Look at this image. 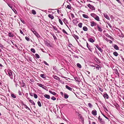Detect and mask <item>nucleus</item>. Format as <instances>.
Segmentation results:
<instances>
[{
    "label": "nucleus",
    "instance_id": "obj_1",
    "mask_svg": "<svg viewBox=\"0 0 124 124\" xmlns=\"http://www.w3.org/2000/svg\"><path fill=\"white\" fill-rule=\"evenodd\" d=\"M91 16L93 17L94 19L98 21H100V18L99 16L94 13H92L91 14Z\"/></svg>",
    "mask_w": 124,
    "mask_h": 124
},
{
    "label": "nucleus",
    "instance_id": "obj_2",
    "mask_svg": "<svg viewBox=\"0 0 124 124\" xmlns=\"http://www.w3.org/2000/svg\"><path fill=\"white\" fill-rule=\"evenodd\" d=\"M8 72L9 77H10V78H12L13 77L12 71L11 70H9L8 71Z\"/></svg>",
    "mask_w": 124,
    "mask_h": 124
},
{
    "label": "nucleus",
    "instance_id": "obj_3",
    "mask_svg": "<svg viewBox=\"0 0 124 124\" xmlns=\"http://www.w3.org/2000/svg\"><path fill=\"white\" fill-rule=\"evenodd\" d=\"M90 22L91 23V25L92 27L96 26L97 25V23L93 21Z\"/></svg>",
    "mask_w": 124,
    "mask_h": 124
},
{
    "label": "nucleus",
    "instance_id": "obj_4",
    "mask_svg": "<svg viewBox=\"0 0 124 124\" xmlns=\"http://www.w3.org/2000/svg\"><path fill=\"white\" fill-rule=\"evenodd\" d=\"M103 96L105 98L108 99L109 98L108 95L105 92L103 93Z\"/></svg>",
    "mask_w": 124,
    "mask_h": 124
},
{
    "label": "nucleus",
    "instance_id": "obj_5",
    "mask_svg": "<svg viewBox=\"0 0 124 124\" xmlns=\"http://www.w3.org/2000/svg\"><path fill=\"white\" fill-rule=\"evenodd\" d=\"M97 28L98 30L100 32L102 31V30L101 26H100L99 25H97Z\"/></svg>",
    "mask_w": 124,
    "mask_h": 124
},
{
    "label": "nucleus",
    "instance_id": "obj_6",
    "mask_svg": "<svg viewBox=\"0 0 124 124\" xmlns=\"http://www.w3.org/2000/svg\"><path fill=\"white\" fill-rule=\"evenodd\" d=\"M27 98L28 100H29V101L30 102V103H31L32 104H33L34 105H35V103L34 102L32 101V100H31L29 97H27Z\"/></svg>",
    "mask_w": 124,
    "mask_h": 124
},
{
    "label": "nucleus",
    "instance_id": "obj_7",
    "mask_svg": "<svg viewBox=\"0 0 124 124\" xmlns=\"http://www.w3.org/2000/svg\"><path fill=\"white\" fill-rule=\"evenodd\" d=\"M33 32L34 34L38 38H39L40 37V36L38 34V33L36 31H32Z\"/></svg>",
    "mask_w": 124,
    "mask_h": 124
},
{
    "label": "nucleus",
    "instance_id": "obj_8",
    "mask_svg": "<svg viewBox=\"0 0 124 124\" xmlns=\"http://www.w3.org/2000/svg\"><path fill=\"white\" fill-rule=\"evenodd\" d=\"M53 77L54 78L57 80L60 81V78L59 77H58L57 76L55 75H53Z\"/></svg>",
    "mask_w": 124,
    "mask_h": 124
},
{
    "label": "nucleus",
    "instance_id": "obj_9",
    "mask_svg": "<svg viewBox=\"0 0 124 124\" xmlns=\"http://www.w3.org/2000/svg\"><path fill=\"white\" fill-rule=\"evenodd\" d=\"M86 46L88 48V49L91 52H92V48H91L90 46L89 45L88 43L86 42Z\"/></svg>",
    "mask_w": 124,
    "mask_h": 124
},
{
    "label": "nucleus",
    "instance_id": "obj_10",
    "mask_svg": "<svg viewBox=\"0 0 124 124\" xmlns=\"http://www.w3.org/2000/svg\"><path fill=\"white\" fill-rule=\"evenodd\" d=\"M92 114L94 116H96L97 115V111L95 110H93L92 111Z\"/></svg>",
    "mask_w": 124,
    "mask_h": 124
},
{
    "label": "nucleus",
    "instance_id": "obj_11",
    "mask_svg": "<svg viewBox=\"0 0 124 124\" xmlns=\"http://www.w3.org/2000/svg\"><path fill=\"white\" fill-rule=\"evenodd\" d=\"M48 16L49 17L51 18V20L53 19L54 18V17L53 14H49L48 15Z\"/></svg>",
    "mask_w": 124,
    "mask_h": 124
},
{
    "label": "nucleus",
    "instance_id": "obj_12",
    "mask_svg": "<svg viewBox=\"0 0 124 124\" xmlns=\"http://www.w3.org/2000/svg\"><path fill=\"white\" fill-rule=\"evenodd\" d=\"M37 85L38 86L42 87L43 89H45L44 87H45V86H44V85H43L42 84L39 83H37Z\"/></svg>",
    "mask_w": 124,
    "mask_h": 124
},
{
    "label": "nucleus",
    "instance_id": "obj_13",
    "mask_svg": "<svg viewBox=\"0 0 124 124\" xmlns=\"http://www.w3.org/2000/svg\"><path fill=\"white\" fill-rule=\"evenodd\" d=\"M65 87L68 89L70 91H72V88L70 87H69V86H68V85H66L65 86Z\"/></svg>",
    "mask_w": 124,
    "mask_h": 124
},
{
    "label": "nucleus",
    "instance_id": "obj_14",
    "mask_svg": "<svg viewBox=\"0 0 124 124\" xmlns=\"http://www.w3.org/2000/svg\"><path fill=\"white\" fill-rule=\"evenodd\" d=\"M114 73L116 75H119V73H118V71L117 69H115L114 70Z\"/></svg>",
    "mask_w": 124,
    "mask_h": 124
},
{
    "label": "nucleus",
    "instance_id": "obj_15",
    "mask_svg": "<svg viewBox=\"0 0 124 124\" xmlns=\"http://www.w3.org/2000/svg\"><path fill=\"white\" fill-rule=\"evenodd\" d=\"M93 66L95 67L96 69L98 70L100 68H101V67L100 66L97 64H96L94 66Z\"/></svg>",
    "mask_w": 124,
    "mask_h": 124
},
{
    "label": "nucleus",
    "instance_id": "obj_16",
    "mask_svg": "<svg viewBox=\"0 0 124 124\" xmlns=\"http://www.w3.org/2000/svg\"><path fill=\"white\" fill-rule=\"evenodd\" d=\"M96 47L101 52H102L103 51L102 50L101 48L99 46L97 45L96 46Z\"/></svg>",
    "mask_w": 124,
    "mask_h": 124
},
{
    "label": "nucleus",
    "instance_id": "obj_17",
    "mask_svg": "<svg viewBox=\"0 0 124 124\" xmlns=\"http://www.w3.org/2000/svg\"><path fill=\"white\" fill-rule=\"evenodd\" d=\"M23 105L24 106V108H25L26 109L30 110V109L27 106V105L24 104H23Z\"/></svg>",
    "mask_w": 124,
    "mask_h": 124
},
{
    "label": "nucleus",
    "instance_id": "obj_18",
    "mask_svg": "<svg viewBox=\"0 0 124 124\" xmlns=\"http://www.w3.org/2000/svg\"><path fill=\"white\" fill-rule=\"evenodd\" d=\"M46 74H41L40 76L43 78H45L46 77Z\"/></svg>",
    "mask_w": 124,
    "mask_h": 124
},
{
    "label": "nucleus",
    "instance_id": "obj_19",
    "mask_svg": "<svg viewBox=\"0 0 124 124\" xmlns=\"http://www.w3.org/2000/svg\"><path fill=\"white\" fill-rule=\"evenodd\" d=\"M44 96L47 99H49L50 98V96L49 95L47 94H45L44 95Z\"/></svg>",
    "mask_w": 124,
    "mask_h": 124
},
{
    "label": "nucleus",
    "instance_id": "obj_20",
    "mask_svg": "<svg viewBox=\"0 0 124 124\" xmlns=\"http://www.w3.org/2000/svg\"><path fill=\"white\" fill-rule=\"evenodd\" d=\"M49 92L50 93L53 94L54 95H55L57 94L55 92H52L50 90L49 91Z\"/></svg>",
    "mask_w": 124,
    "mask_h": 124
},
{
    "label": "nucleus",
    "instance_id": "obj_21",
    "mask_svg": "<svg viewBox=\"0 0 124 124\" xmlns=\"http://www.w3.org/2000/svg\"><path fill=\"white\" fill-rule=\"evenodd\" d=\"M52 27L53 28L54 30H55L56 31H57L58 33H59V31L57 30H58L57 29L56 26H52Z\"/></svg>",
    "mask_w": 124,
    "mask_h": 124
},
{
    "label": "nucleus",
    "instance_id": "obj_22",
    "mask_svg": "<svg viewBox=\"0 0 124 124\" xmlns=\"http://www.w3.org/2000/svg\"><path fill=\"white\" fill-rule=\"evenodd\" d=\"M88 40L90 42L92 43H93L95 41V40H93V39L91 38H89L88 39Z\"/></svg>",
    "mask_w": 124,
    "mask_h": 124
},
{
    "label": "nucleus",
    "instance_id": "obj_23",
    "mask_svg": "<svg viewBox=\"0 0 124 124\" xmlns=\"http://www.w3.org/2000/svg\"><path fill=\"white\" fill-rule=\"evenodd\" d=\"M114 48L116 50H119V48L116 45H115L114 46Z\"/></svg>",
    "mask_w": 124,
    "mask_h": 124
},
{
    "label": "nucleus",
    "instance_id": "obj_24",
    "mask_svg": "<svg viewBox=\"0 0 124 124\" xmlns=\"http://www.w3.org/2000/svg\"><path fill=\"white\" fill-rule=\"evenodd\" d=\"M8 36L10 37H13L14 36V35L12 33L9 32L8 33Z\"/></svg>",
    "mask_w": 124,
    "mask_h": 124
},
{
    "label": "nucleus",
    "instance_id": "obj_25",
    "mask_svg": "<svg viewBox=\"0 0 124 124\" xmlns=\"http://www.w3.org/2000/svg\"><path fill=\"white\" fill-rule=\"evenodd\" d=\"M114 105L115 106L117 109H119V106L117 103H116L114 104Z\"/></svg>",
    "mask_w": 124,
    "mask_h": 124
},
{
    "label": "nucleus",
    "instance_id": "obj_26",
    "mask_svg": "<svg viewBox=\"0 0 124 124\" xmlns=\"http://www.w3.org/2000/svg\"><path fill=\"white\" fill-rule=\"evenodd\" d=\"M66 8H68V9H71V7L70 4H69V5H67V6L66 7Z\"/></svg>",
    "mask_w": 124,
    "mask_h": 124
},
{
    "label": "nucleus",
    "instance_id": "obj_27",
    "mask_svg": "<svg viewBox=\"0 0 124 124\" xmlns=\"http://www.w3.org/2000/svg\"><path fill=\"white\" fill-rule=\"evenodd\" d=\"M104 17L107 19L108 20H109V18L108 15L107 14H104Z\"/></svg>",
    "mask_w": 124,
    "mask_h": 124
},
{
    "label": "nucleus",
    "instance_id": "obj_28",
    "mask_svg": "<svg viewBox=\"0 0 124 124\" xmlns=\"http://www.w3.org/2000/svg\"><path fill=\"white\" fill-rule=\"evenodd\" d=\"M64 98L65 99H67L68 98V94L66 93H65L64 94Z\"/></svg>",
    "mask_w": 124,
    "mask_h": 124
},
{
    "label": "nucleus",
    "instance_id": "obj_29",
    "mask_svg": "<svg viewBox=\"0 0 124 124\" xmlns=\"http://www.w3.org/2000/svg\"><path fill=\"white\" fill-rule=\"evenodd\" d=\"M88 105L89 106V107L90 108H92L93 107V105L91 104L90 103H88Z\"/></svg>",
    "mask_w": 124,
    "mask_h": 124
},
{
    "label": "nucleus",
    "instance_id": "obj_30",
    "mask_svg": "<svg viewBox=\"0 0 124 124\" xmlns=\"http://www.w3.org/2000/svg\"><path fill=\"white\" fill-rule=\"evenodd\" d=\"M82 23H80L78 24V26L79 27L81 28L82 27Z\"/></svg>",
    "mask_w": 124,
    "mask_h": 124
},
{
    "label": "nucleus",
    "instance_id": "obj_31",
    "mask_svg": "<svg viewBox=\"0 0 124 124\" xmlns=\"http://www.w3.org/2000/svg\"><path fill=\"white\" fill-rule=\"evenodd\" d=\"M113 54L115 56H118V54L117 52H114L113 53Z\"/></svg>",
    "mask_w": 124,
    "mask_h": 124
},
{
    "label": "nucleus",
    "instance_id": "obj_32",
    "mask_svg": "<svg viewBox=\"0 0 124 124\" xmlns=\"http://www.w3.org/2000/svg\"><path fill=\"white\" fill-rule=\"evenodd\" d=\"M32 13L33 15H35L36 14V12L33 9L31 10Z\"/></svg>",
    "mask_w": 124,
    "mask_h": 124
},
{
    "label": "nucleus",
    "instance_id": "obj_33",
    "mask_svg": "<svg viewBox=\"0 0 124 124\" xmlns=\"http://www.w3.org/2000/svg\"><path fill=\"white\" fill-rule=\"evenodd\" d=\"M31 52L34 53H35L36 52L34 49L33 48H31Z\"/></svg>",
    "mask_w": 124,
    "mask_h": 124
},
{
    "label": "nucleus",
    "instance_id": "obj_34",
    "mask_svg": "<svg viewBox=\"0 0 124 124\" xmlns=\"http://www.w3.org/2000/svg\"><path fill=\"white\" fill-rule=\"evenodd\" d=\"M59 21L61 25H63V23L62 20L60 19H59Z\"/></svg>",
    "mask_w": 124,
    "mask_h": 124
},
{
    "label": "nucleus",
    "instance_id": "obj_35",
    "mask_svg": "<svg viewBox=\"0 0 124 124\" xmlns=\"http://www.w3.org/2000/svg\"><path fill=\"white\" fill-rule=\"evenodd\" d=\"M77 65L78 67L79 68H81V66L79 63H77Z\"/></svg>",
    "mask_w": 124,
    "mask_h": 124
},
{
    "label": "nucleus",
    "instance_id": "obj_36",
    "mask_svg": "<svg viewBox=\"0 0 124 124\" xmlns=\"http://www.w3.org/2000/svg\"><path fill=\"white\" fill-rule=\"evenodd\" d=\"M11 96L13 98H16V97L15 95L14 94L12 93L11 94Z\"/></svg>",
    "mask_w": 124,
    "mask_h": 124
},
{
    "label": "nucleus",
    "instance_id": "obj_37",
    "mask_svg": "<svg viewBox=\"0 0 124 124\" xmlns=\"http://www.w3.org/2000/svg\"><path fill=\"white\" fill-rule=\"evenodd\" d=\"M77 21L76 20L74 19L72 21V22L74 24H75L77 23Z\"/></svg>",
    "mask_w": 124,
    "mask_h": 124
},
{
    "label": "nucleus",
    "instance_id": "obj_38",
    "mask_svg": "<svg viewBox=\"0 0 124 124\" xmlns=\"http://www.w3.org/2000/svg\"><path fill=\"white\" fill-rule=\"evenodd\" d=\"M90 9H92V10H94L95 9V8L93 6H92L90 7Z\"/></svg>",
    "mask_w": 124,
    "mask_h": 124
},
{
    "label": "nucleus",
    "instance_id": "obj_39",
    "mask_svg": "<svg viewBox=\"0 0 124 124\" xmlns=\"http://www.w3.org/2000/svg\"><path fill=\"white\" fill-rule=\"evenodd\" d=\"M33 95H34V97L36 99L37 98L38 96H37V95L36 94L34 93Z\"/></svg>",
    "mask_w": 124,
    "mask_h": 124
},
{
    "label": "nucleus",
    "instance_id": "obj_40",
    "mask_svg": "<svg viewBox=\"0 0 124 124\" xmlns=\"http://www.w3.org/2000/svg\"><path fill=\"white\" fill-rule=\"evenodd\" d=\"M38 104L39 107H40L41 106V103L40 101H38Z\"/></svg>",
    "mask_w": 124,
    "mask_h": 124
},
{
    "label": "nucleus",
    "instance_id": "obj_41",
    "mask_svg": "<svg viewBox=\"0 0 124 124\" xmlns=\"http://www.w3.org/2000/svg\"><path fill=\"white\" fill-rule=\"evenodd\" d=\"M12 9L13 11L16 14L17 13V11L15 9L13 8H12Z\"/></svg>",
    "mask_w": 124,
    "mask_h": 124
},
{
    "label": "nucleus",
    "instance_id": "obj_42",
    "mask_svg": "<svg viewBox=\"0 0 124 124\" xmlns=\"http://www.w3.org/2000/svg\"><path fill=\"white\" fill-rule=\"evenodd\" d=\"M62 31L64 33H65L67 35L68 34L67 32L65 31V30L64 29H63L62 30Z\"/></svg>",
    "mask_w": 124,
    "mask_h": 124
},
{
    "label": "nucleus",
    "instance_id": "obj_43",
    "mask_svg": "<svg viewBox=\"0 0 124 124\" xmlns=\"http://www.w3.org/2000/svg\"><path fill=\"white\" fill-rule=\"evenodd\" d=\"M35 55L36 58H39V56L38 54H35Z\"/></svg>",
    "mask_w": 124,
    "mask_h": 124
},
{
    "label": "nucleus",
    "instance_id": "obj_44",
    "mask_svg": "<svg viewBox=\"0 0 124 124\" xmlns=\"http://www.w3.org/2000/svg\"><path fill=\"white\" fill-rule=\"evenodd\" d=\"M51 99L54 101L55 100H56V98L54 96H52Z\"/></svg>",
    "mask_w": 124,
    "mask_h": 124
},
{
    "label": "nucleus",
    "instance_id": "obj_45",
    "mask_svg": "<svg viewBox=\"0 0 124 124\" xmlns=\"http://www.w3.org/2000/svg\"><path fill=\"white\" fill-rule=\"evenodd\" d=\"M25 39L27 41H30L29 38L27 36L25 37Z\"/></svg>",
    "mask_w": 124,
    "mask_h": 124
},
{
    "label": "nucleus",
    "instance_id": "obj_46",
    "mask_svg": "<svg viewBox=\"0 0 124 124\" xmlns=\"http://www.w3.org/2000/svg\"><path fill=\"white\" fill-rule=\"evenodd\" d=\"M74 37L76 39H78V36L77 35H75L74 36Z\"/></svg>",
    "mask_w": 124,
    "mask_h": 124
},
{
    "label": "nucleus",
    "instance_id": "obj_47",
    "mask_svg": "<svg viewBox=\"0 0 124 124\" xmlns=\"http://www.w3.org/2000/svg\"><path fill=\"white\" fill-rule=\"evenodd\" d=\"M71 17H72V18H74L75 17L74 15L73 14H72V13L71 14Z\"/></svg>",
    "mask_w": 124,
    "mask_h": 124
},
{
    "label": "nucleus",
    "instance_id": "obj_48",
    "mask_svg": "<svg viewBox=\"0 0 124 124\" xmlns=\"http://www.w3.org/2000/svg\"><path fill=\"white\" fill-rule=\"evenodd\" d=\"M20 33L22 34H23V35H24V34H23V32L21 30H20Z\"/></svg>",
    "mask_w": 124,
    "mask_h": 124
},
{
    "label": "nucleus",
    "instance_id": "obj_49",
    "mask_svg": "<svg viewBox=\"0 0 124 124\" xmlns=\"http://www.w3.org/2000/svg\"><path fill=\"white\" fill-rule=\"evenodd\" d=\"M90 73V72L89 71H86V74H87L88 76H89L88 75V74H89Z\"/></svg>",
    "mask_w": 124,
    "mask_h": 124
},
{
    "label": "nucleus",
    "instance_id": "obj_50",
    "mask_svg": "<svg viewBox=\"0 0 124 124\" xmlns=\"http://www.w3.org/2000/svg\"><path fill=\"white\" fill-rule=\"evenodd\" d=\"M102 115H103V116L107 119H108V118L105 115H104L102 113Z\"/></svg>",
    "mask_w": 124,
    "mask_h": 124
},
{
    "label": "nucleus",
    "instance_id": "obj_51",
    "mask_svg": "<svg viewBox=\"0 0 124 124\" xmlns=\"http://www.w3.org/2000/svg\"><path fill=\"white\" fill-rule=\"evenodd\" d=\"M53 37L54 40H56L57 39V38L54 35L53 36Z\"/></svg>",
    "mask_w": 124,
    "mask_h": 124
},
{
    "label": "nucleus",
    "instance_id": "obj_52",
    "mask_svg": "<svg viewBox=\"0 0 124 124\" xmlns=\"http://www.w3.org/2000/svg\"><path fill=\"white\" fill-rule=\"evenodd\" d=\"M63 22L65 23V22H67V20L66 18H64L63 20Z\"/></svg>",
    "mask_w": 124,
    "mask_h": 124
},
{
    "label": "nucleus",
    "instance_id": "obj_53",
    "mask_svg": "<svg viewBox=\"0 0 124 124\" xmlns=\"http://www.w3.org/2000/svg\"><path fill=\"white\" fill-rule=\"evenodd\" d=\"M99 90L101 91V92H102L103 91V89L102 88H101L100 87H99Z\"/></svg>",
    "mask_w": 124,
    "mask_h": 124
},
{
    "label": "nucleus",
    "instance_id": "obj_54",
    "mask_svg": "<svg viewBox=\"0 0 124 124\" xmlns=\"http://www.w3.org/2000/svg\"><path fill=\"white\" fill-rule=\"evenodd\" d=\"M29 94L31 96H33V93H30Z\"/></svg>",
    "mask_w": 124,
    "mask_h": 124
},
{
    "label": "nucleus",
    "instance_id": "obj_55",
    "mask_svg": "<svg viewBox=\"0 0 124 124\" xmlns=\"http://www.w3.org/2000/svg\"><path fill=\"white\" fill-rule=\"evenodd\" d=\"M75 80H76V81H79L78 80V78H77L76 77V78H75Z\"/></svg>",
    "mask_w": 124,
    "mask_h": 124
},
{
    "label": "nucleus",
    "instance_id": "obj_56",
    "mask_svg": "<svg viewBox=\"0 0 124 124\" xmlns=\"http://www.w3.org/2000/svg\"><path fill=\"white\" fill-rule=\"evenodd\" d=\"M8 5V6H9V7L10 8L12 9V8H13V7L11 5Z\"/></svg>",
    "mask_w": 124,
    "mask_h": 124
},
{
    "label": "nucleus",
    "instance_id": "obj_57",
    "mask_svg": "<svg viewBox=\"0 0 124 124\" xmlns=\"http://www.w3.org/2000/svg\"><path fill=\"white\" fill-rule=\"evenodd\" d=\"M98 119H99L100 120V121H101L102 120V118H101L100 117V116H99L98 117Z\"/></svg>",
    "mask_w": 124,
    "mask_h": 124
},
{
    "label": "nucleus",
    "instance_id": "obj_58",
    "mask_svg": "<svg viewBox=\"0 0 124 124\" xmlns=\"http://www.w3.org/2000/svg\"><path fill=\"white\" fill-rule=\"evenodd\" d=\"M72 45L71 44H69V45H68V46L69 47H72Z\"/></svg>",
    "mask_w": 124,
    "mask_h": 124
},
{
    "label": "nucleus",
    "instance_id": "obj_59",
    "mask_svg": "<svg viewBox=\"0 0 124 124\" xmlns=\"http://www.w3.org/2000/svg\"><path fill=\"white\" fill-rule=\"evenodd\" d=\"M92 6L90 5V4H88V6L90 8V7H91Z\"/></svg>",
    "mask_w": 124,
    "mask_h": 124
},
{
    "label": "nucleus",
    "instance_id": "obj_60",
    "mask_svg": "<svg viewBox=\"0 0 124 124\" xmlns=\"http://www.w3.org/2000/svg\"><path fill=\"white\" fill-rule=\"evenodd\" d=\"M23 83H22L23 85H22V87H24V83L23 81Z\"/></svg>",
    "mask_w": 124,
    "mask_h": 124
},
{
    "label": "nucleus",
    "instance_id": "obj_61",
    "mask_svg": "<svg viewBox=\"0 0 124 124\" xmlns=\"http://www.w3.org/2000/svg\"><path fill=\"white\" fill-rule=\"evenodd\" d=\"M18 93H19V94L20 95H21V92H20V91H19L18 92Z\"/></svg>",
    "mask_w": 124,
    "mask_h": 124
},
{
    "label": "nucleus",
    "instance_id": "obj_62",
    "mask_svg": "<svg viewBox=\"0 0 124 124\" xmlns=\"http://www.w3.org/2000/svg\"><path fill=\"white\" fill-rule=\"evenodd\" d=\"M83 29L84 31H85V26L83 27Z\"/></svg>",
    "mask_w": 124,
    "mask_h": 124
},
{
    "label": "nucleus",
    "instance_id": "obj_63",
    "mask_svg": "<svg viewBox=\"0 0 124 124\" xmlns=\"http://www.w3.org/2000/svg\"><path fill=\"white\" fill-rule=\"evenodd\" d=\"M44 63L45 65L48 66V64L47 63V62H44Z\"/></svg>",
    "mask_w": 124,
    "mask_h": 124
},
{
    "label": "nucleus",
    "instance_id": "obj_64",
    "mask_svg": "<svg viewBox=\"0 0 124 124\" xmlns=\"http://www.w3.org/2000/svg\"><path fill=\"white\" fill-rule=\"evenodd\" d=\"M109 43L110 44H111L112 43V41L111 40H110L109 41Z\"/></svg>",
    "mask_w": 124,
    "mask_h": 124
}]
</instances>
